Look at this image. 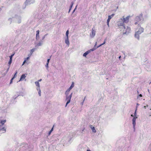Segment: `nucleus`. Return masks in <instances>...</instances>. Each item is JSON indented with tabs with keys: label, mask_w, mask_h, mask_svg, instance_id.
<instances>
[{
	"label": "nucleus",
	"mask_w": 151,
	"mask_h": 151,
	"mask_svg": "<svg viewBox=\"0 0 151 151\" xmlns=\"http://www.w3.org/2000/svg\"><path fill=\"white\" fill-rule=\"evenodd\" d=\"M139 30L138 31H137L135 32V37L137 38L138 40H139V35L141 34L144 31V29L143 28L141 27L140 26H138Z\"/></svg>",
	"instance_id": "obj_1"
},
{
	"label": "nucleus",
	"mask_w": 151,
	"mask_h": 151,
	"mask_svg": "<svg viewBox=\"0 0 151 151\" xmlns=\"http://www.w3.org/2000/svg\"><path fill=\"white\" fill-rule=\"evenodd\" d=\"M6 120H0V131H2L3 132H5L6 131V128L4 126V124L6 122Z\"/></svg>",
	"instance_id": "obj_2"
},
{
	"label": "nucleus",
	"mask_w": 151,
	"mask_h": 151,
	"mask_svg": "<svg viewBox=\"0 0 151 151\" xmlns=\"http://www.w3.org/2000/svg\"><path fill=\"white\" fill-rule=\"evenodd\" d=\"M35 2V0H27L25 2L24 4L23 9H24L25 8L27 5H29L31 4H33Z\"/></svg>",
	"instance_id": "obj_3"
},
{
	"label": "nucleus",
	"mask_w": 151,
	"mask_h": 151,
	"mask_svg": "<svg viewBox=\"0 0 151 151\" xmlns=\"http://www.w3.org/2000/svg\"><path fill=\"white\" fill-rule=\"evenodd\" d=\"M124 23L123 21H122L121 19L120 21H119L117 22V25L119 27L121 28L122 29H125V27L124 25Z\"/></svg>",
	"instance_id": "obj_4"
},
{
	"label": "nucleus",
	"mask_w": 151,
	"mask_h": 151,
	"mask_svg": "<svg viewBox=\"0 0 151 151\" xmlns=\"http://www.w3.org/2000/svg\"><path fill=\"white\" fill-rule=\"evenodd\" d=\"M73 93H72L69 95L66 96V101H67L65 106L66 107L67 105L70 102Z\"/></svg>",
	"instance_id": "obj_5"
},
{
	"label": "nucleus",
	"mask_w": 151,
	"mask_h": 151,
	"mask_svg": "<svg viewBox=\"0 0 151 151\" xmlns=\"http://www.w3.org/2000/svg\"><path fill=\"white\" fill-rule=\"evenodd\" d=\"M20 146L21 148H22V150H25L27 149H29L30 148L31 146H28V144H22Z\"/></svg>",
	"instance_id": "obj_6"
},
{
	"label": "nucleus",
	"mask_w": 151,
	"mask_h": 151,
	"mask_svg": "<svg viewBox=\"0 0 151 151\" xmlns=\"http://www.w3.org/2000/svg\"><path fill=\"white\" fill-rule=\"evenodd\" d=\"M143 19L142 14H141L139 16H137L135 18V20L136 21L139 22L141 21Z\"/></svg>",
	"instance_id": "obj_7"
},
{
	"label": "nucleus",
	"mask_w": 151,
	"mask_h": 151,
	"mask_svg": "<svg viewBox=\"0 0 151 151\" xmlns=\"http://www.w3.org/2000/svg\"><path fill=\"white\" fill-rule=\"evenodd\" d=\"M129 16H128L126 18H124V17H123L121 19V20L123 21V22L127 23L129 22Z\"/></svg>",
	"instance_id": "obj_8"
},
{
	"label": "nucleus",
	"mask_w": 151,
	"mask_h": 151,
	"mask_svg": "<svg viewBox=\"0 0 151 151\" xmlns=\"http://www.w3.org/2000/svg\"><path fill=\"white\" fill-rule=\"evenodd\" d=\"M130 29V28L129 27H127L126 29H123V34H128L129 32Z\"/></svg>",
	"instance_id": "obj_9"
},
{
	"label": "nucleus",
	"mask_w": 151,
	"mask_h": 151,
	"mask_svg": "<svg viewBox=\"0 0 151 151\" xmlns=\"http://www.w3.org/2000/svg\"><path fill=\"white\" fill-rule=\"evenodd\" d=\"M137 118V117H134L132 119V124L133 126V128L134 129V130H135V126L136 125V119Z\"/></svg>",
	"instance_id": "obj_10"
},
{
	"label": "nucleus",
	"mask_w": 151,
	"mask_h": 151,
	"mask_svg": "<svg viewBox=\"0 0 151 151\" xmlns=\"http://www.w3.org/2000/svg\"><path fill=\"white\" fill-rule=\"evenodd\" d=\"M26 75H27L26 74H22L21 76L19 79V81H23L24 80L26 81Z\"/></svg>",
	"instance_id": "obj_11"
},
{
	"label": "nucleus",
	"mask_w": 151,
	"mask_h": 151,
	"mask_svg": "<svg viewBox=\"0 0 151 151\" xmlns=\"http://www.w3.org/2000/svg\"><path fill=\"white\" fill-rule=\"evenodd\" d=\"M96 31L93 29H92L91 33L90 34V36L91 37L93 38L95 35Z\"/></svg>",
	"instance_id": "obj_12"
},
{
	"label": "nucleus",
	"mask_w": 151,
	"mask_h": 151,
	"mask_svg": "<svg viewBox=\"0 0 151 151\" xmlns=\"http://www.w3.org/2000/svg\"><path fill=\"white\" fill-rule=\"evenodd\" d=\"M39 30H37L36 31V39L37 40L39 39Z\"/></svg>",
	"instance_id": "obj_13"
},
{
	"label": "nucleus",
	"mask_w": 151,
	"mask_h": 151,
	"mask_svg": "<svg viewBox=\"0 0 151 151\" xmlns=\"http://www.w3.org/2000/svg\"><path fill=\"white\" fill-rule=\"evenodd\" d=\"M114 15V14H113L110 15H109L108 16V19H107V21H108L110 22V19H111L112 17H113Z\"/></svg>",
	"instance_id": "obj_14"
},
{
	"label": "nucleus",
	"mask_w": 151,
	"mask_h": 151,
	"mask_svg": "<svg viewBox=\"0 0 151 151\" xmlns=\"http://www.w3.org/2000/svg\"><path fill=\"white\" fill-rule=\"evenodd\" d=\"M43 41H40L37 44L36 46H42L43 44Z\"/></svg>",
	"instance_id": "obj_15"
},
{
	"label": "nucleus",
	"mask_w": 151,
	"mask_h": 151,
	"mask_svg": "<svg viewBox=\"0 0 151 151\" xmlns=\"http://www.w3.org/2000/svg\"><path fill=\"white\" fill-rule=\"evenodd\" d=\"M17 72H16L15 73V74H14V76L13 77V78H12V79L10 81V84H11V83H12V80H13V79H14V78L15 77H16V76H17V75H16V74H17Z\"/></svg>",
	"instance_id": "obj_16"
},
{
	"label": "nucleus",
	"mask_w": 151,
	"mask_h": 151,
	"mask_svg": "<svg viewBox=\"0 0 151 151\" xmlns=\"http://www.w3.org/2000/svg\"><path fill=\"white\" fill-rule=\"evenodd\" d=\"M65 43L67 45H69V42L68 40V37H66L65 39Z\"/></svg>",
	"instance_id": "obj_17"
},
{
	"label": "nucleus",
	"mask_w": 151,
	"mask_h": 151,
	"mask_svg": "<svg viewBox=\"0 0 151 151\" xmlns=\"http://www.w3.org/2000/svg\"><path fill=\"white\" fill-rule=\"evenodd\" d=\"M96 43L97 42H96V44L95 45L94 47H93V48L92 49H91L90 50H88V51H90V52L91 51H94V50H95L96 48H97V47H96Z\"/></svg>",
	"instance_id": "obj_18"
},
{
	"label": "nucleus",
	"mask_w": 151,
	"mask_h": 151,
	"mask_svg": "<svg viewBox=\"0 0 151 151\" xmlns=\"http://www.w3.org/2000/svg\"><path fill=\"white\" fill-rule=\"evenodd\" d=\"M74 86V83L73 82L72 83L70 87L68 89L70 90Z\"/></svg>",
	"instance_id": "obj_19"
},
{
	"label": "nucleus",
	"mask_w": 151,
	"mask_h": 151,
	"mask_svg": "<svg viewBox=\"0 0 151 151\" xmlns=\"http://www.w3.org/2000/svg\"><path fill=\"white\" fill-rule=\"evenodd\" d=\"M90 52V51H87L85 52L83 55V56L84 57H86V56Z\"/></svg>",
	"instance_id": "obj_20"
},
{
	"label": "nucleus",
	"mask_w": 151,
	"mask_h": 151,
	"mask_svg": "<svg viewBox=\"0 0 151 151\" xmlns=\"http://www.w3.org/2000/svg\"><path fill=\"white\" fill-rule=\"evenodd\" d=\"M29 58H25V59L24 60L23 63L22 64V65L24 64V63H27V61L29 59Z\"/></svg>",
	"instance_id": "obj_21"
},
{
	"label": "nucleus",
	"mask_w": 151,
	"mask_h": 151,
	"mask_svg": "<svg viewBox=\"0 0 151 151\" xmlns=\"http://www.w3.org/2000/svg\"><path fill=\"white\" fill-rule=\"evenodd\" d=\"M70 91V90H68V89L66 90V92L65 93V94L66 96H69L68 94H69Z\"/></svg>",
	"instance_id": "obj_22"
},
{
	"label": "nucleus",
	"mask_w": 151,
	"mask_h": 151,
	"mask_svg": "<svg viewBox=\"0 0 151 151\" xmlns=\"http://www.w3.org/2000/svg\"><path fill=\"white\" fill-rule=\"evenodd\" d=\"M92 126H91V128L93 132L94 133H95L96 132V130L95 129V127H92Z\"/></svg>",
	"instance_id": "obj_23"
},
{
	"label": "nucleus",
	"mask_w": 151,
	"mask_h": 151,
	"mask_svg": "<svg viewBox=\"0 0 151 151\" xmlns=\"http://www.w3.org/2000/svg\"><path fill=\"white\" fill-rule=\"evenodd\" d=\"M73 1L71 2V5L70 6V8H69V12L70 11V10L71 9L72 7L73 6Z\"/></svg>",
	"instance_id": "obj_24"
},
{
	"label": "nucleus",
	"mask_w": 151,
	"mask_h": 151,
	"mask_svg": "<svg viewBox=\"0 0 151 151\" xmlns=\"http://www.w3.org/2000/svg\"><path fill=\"white\" fill-rule=\"evenodd\" d=\"M35 83L37 87H40V83H39V82H38V81H36L35 82Z\"/></svg>",
	"instance_id": "obj_25"
},
{
	"label": "nucleus",
	"mask_w": 151,
	"mask_h": 151,
	"mask_svg": "<svg viewBox=\"0 0 151 151\" xmlns=\"http://www.w3.org/2000/svg\"><path fill=\"white\" fill-rule=\"evenodd\" d=\"M35 48H34L32 49L30 51V53L31 54H32V53L35 51Z\"/></svg>",
	"instance_id": "obj_26"
},
{
	"label": "nucleus",
	"mask_w": 151,
	"mask_h": 151,
	"mask_svg": "<svg viewBox=\"0 0 151 151\" xmlns=\"http://www.w3.org/2000/svg\"><path fill=\"white\" fill-rule=\"evenodd\" d=\"M53 127L52 128L51 130L48 133V135H50L52 132L53 131Z\"/></svg>",
	"instance_id": "obj_27"
},
{
	"label": "nucleus",
	"mask_w": 151,
	"mask_h": 151,
	"mask_svg": "<svg viewBox=\"0 0 151 151\" xmlns=\"http://www.w3.org/2000/svg\"><path fill=\"white\" fill-rule=\"evenodd\" d=\"M136 111H137V109H136L135 111V112L134 114V117H137L136 116H137V113H136Z\"/></svg>",
	"instance_id": "obj_28"
},
{
	"label": "nucleus",
	"mask_w": 151,
	"mask_h": 151,
	"mask_svg": "<svg viewBox=\"0 0 151 151\" xmlns=\"http://www.w3.org/2000/svg\"><path fill=\"white\" fill-rule=\"evenodd\" d=\"M142 96V95L141 94H139L138 96L137 97V99H139V100H140L141 99H139V97H141Z\"/></svg>",
	"instance_id": "obj_29"
},
{
	"label": "nucleus",
	"mask_w": 151,
	"mask_h": 151,
	"mask_svg": "<svg viewBox=\"0 0 151 151\" xmlns=\"http://www.w3.org/2000/svg\"><path fill=\"white\" fill-rule=\"evenodd\" d=\"M69 33V31L68 30H67L66 32V37H68V35Z\"/></svg>",
	"instance_id": "obj_30"
},
{
	"label": "nucleus",
	"mask_w": 151,
	"mask_h": 151,
	"mask_svg": "<svg viewBox=\"0 0 151 151\" xmlns=\"http://www.w3.org/2000/svg\"><path fill=\"white\" fill-rule=\"evenodd\" d=\"M12 60H9V63H8V64H9V65L10 66L12 63Z\"/></svg>",
	"instance_id": "obj_31"
},
{
	"label": "nucleus",
	"mask_w": 151,
	"mask_h": 151,
	"mask_svg": "<svg viewBox=\"0 0 151 151\" xmlns=\"http://www.w3.org/2000/svg\"><path fill=\"white\" fill-rule=\"evenodd\" d=\"M32 54L30 53L28 55V57H27V58H29V59L30 58V56H31V55H32Z\"/></svg>",
	"instance_id": "obj_32"
},
{
	"label": "nucleus",
	"mask_w": 151,
	"mask_h": 151,
	"mask_svg": "<svg viewBox=\"0 0 151 151\" xmlns=\"http://www.w3.org/2000/svg\"><path fill=\"white\" fill-rule=\"evenodd\" d=\"M37 90L38 91H40V87H37Z\"/></svg>",
	"instance_id": "obj_33"
},
{
	"label": "nucleus",
	"mask_w": 151,
	"mask_h": 151,
	"mask_svg": "<svg viewBox=\"0 0 151 151\" xmlns=\"http://www.w3.org/2000/svg\"><path fill=\"white\" fill-rule=\"evenodd\" d=\"M38 91V93L39 96H41V90L40 91Z\"/></svg>",
	"instance_id": "obj_34"
},
{
	"label": "nucleus",
	"mask_w": 151,
	"mask_h": 151,
	"mask_svg": "<svg viewBox=\"0 0 151 151\" xmlns=\"http://www.w3.org/2000/svg\"><path fill=\"white\" fill-rule=\"evenodd\" d=\"M85 97L84 98V100H83V102L81 103V104L83 105V103H84V102L85 101Z\"/></svg>",
	"instance_id": "obj_35"
},
{
	"label": "nucleus",
	"mask_w": 151,
	"mask_h": 151,
	"mask_svg": "<svg viewBox=\"0 0 151 151\" xmlns=\"http://www.w3.org/2000/svg\"><path fill=\"white\" fill-rule=\"evenodd\" d=\"M102 45H103V44H100V45H99V46H98L96 47H97V48H98L99 47L101 46Z\"/></svg>",
	"instance_id": "obj_36"
},
{
	"label": "nucleus",
	"mask_w": 151,
	"mask_h": 151,
	"mask_svg": "<svg viewBox=\"0 0 151 151\" xmlns=\"http://www.w3.org/2000/svg\"><path fill=\"white\" fill-rule=\"evenodd\" d=\"M106 39H105V40H104V42L103 43H102V44H103V45L105 43H106Z\"/></svg>",
	"instance_id": "obj_37"
},
{
	"label": "nucleus",
	"mask_w": 151,
	"mask_h": 151,
	"mask_svg": "<svg viewBox=\"0 0 151 151\" xmlns=\"http://www.w3.org/2000/svg\"><path fill=\"white\" fill-rule=\"evenodd\" d=\"M9 57H10V60H12V56H10Z\"/></svg>",
	"instance_id": "obj_38"
},
{
	"label": "nucleus",
	"mask_w": 151,
	"mask_h": 151,
	"mask_svg": "<svg viewBox=\"0 0 151 151\" xmlns=\"http://www.w3.org/2000/svg\"><path fill=\"white\" fill-rule=\"evenodd\" d=\"M48 63H47L46 65H45L46 67L47 68H48Z\"/></svg>",
	"instance_id": "obj_39"
},
{
	"label": "nucleus",
	"mask_w": 151,
	"mask_h": 151,
	"mask_svg": "<svg viewBox=\"0 0 151 151\" xmlns=\"http://www.w3.org/2000/svg\"><path fill=\"white\" fill-rule=\"evenodd\" d=\"M109 21H107V24L108 27L109 26Z\"/></svg>",
	"instance_id": "obj_40"
},
{
	"label": "nucleus",
	"mask_w": 151,
	"mask_h": 151,
	"mask_svg": "<svg viewBox=\"0 0 151 151\" xmlns=\"http://www.w3.org/2000/svg\"><path fill=\"white\" fill-rule=\"evenodd\" d=\"M50 59H48L47 60V63H49V61L50 60Z\"/></svg>",
	"instance_id": "obj_41"
},
{
	"label": "nucleus",
	"mask_w": 151,
	"mask_h": 151,
	"mask_svg": "<svg viewBox=\"0 0 151 151\" xmlns=\"http://www.w3.org/2000/svg\"><path fill=\"white\" fill-rule=\"evenodd\" d=\"M148 105H147L146 106H144V108L145 109H146V107H148Z\"/></svg>",
	"instance_id": "obj_42"
},
{
	"label": "nucleus",
	"mask_w": 151,
	"mask_h": 151,
	"mask_svg": "<svg viewBox=\"0 0 151 151\" xmlns=\"http://www.w3.org/2000/svg\"><path fill=\"white\" fill-rule=\"evenodd\" d=\"M139 105V104L138 103H137V104L136 108H137Z\"/></svg>",
	"instance_id": "obj_43"
},
{
	"label": "nucleus",
	"mask_w": 151,
	"mask_h": 151,
	"mask_svg": "<svg viewBox=\"0 0 151 151\" xmlns=\"http://www.w3.org/2000/svg\"><path fill=\"white\" fill-rule=\"evenodd\" d=\"M45 37L44 36L43 37H42V40H43L45 39Z\"/></svg>",
	"instance_id": "obj_44"
},
{
	"label": "nucleus",
	"mask_w": 151,
	"mask_h": 151,
	"mask_svg": "<svg viewBox=\"0 0 151 151\" xmlns=\"http://www.w3.org/2000/svg\"><path fill=\"white\" fill-rule=\"evenodd\" d=\"M42 79H40L39 80H38V82H40V81H42Z\"/></svg>",
	"instance_id": "obj_45"
},
{
	"label": "nucleus",
	"mask_w": 151,
	"mask_h": 151,
	"mask_svg": "<svg viewBox=\"0 0 151 151\" xmlns=\"http://www.w3.org/2000/svg\"><path fill=\"white\" fill-rule=\"evenodd\" d=\"M121 58V56H119V59H120V58Z\"/></svg>",
	"instance_id": "obj_46"
},
{
	"label": "nucleus",
	"mask_w": 151,
	"mask_h": 151,
	"mask_svg": "<svg viewBox=\"0 0 151 151\" xmlns=\"http://www.w3.org/2000/svg\"><path fill=\"white\" fill-rule=\"evenodd\" d=\"M131 116L133 117V118H134V115H133V114H131Z\"/></svg>",
	"instance_id": "obj_47"
},
{
	"label": "nucleus",
	"mask_w": 151,
	"mask_h": 151,
	"mask_svg": "<svg viewBox=\"0 0 151 151\" xmlns=\"http://www.w3.org/2000/svg\"><path fill=\"white\" fill-rule=\"evenodd\" d=\"M14 54H13L11 55L10 56H12V57H13V56L14 55Z\"/></svg>",
	"instance_id": "obj_48"
},
{
	"label": "nucleus",
	"mask_w": 151,
	"mask_h": 151,
	"mask_svg": "<svg viewBox=\"0 0 151 151\" xmlns=\"http://www.w3.org/2000/svg\"><path fill=\"white\" fill-rule=\"evenodd\" d=\"M136 25L137 24V22H135L134 23Z\"/></svg>",
	"instance_id": "obj_49"
},
{
	"label": "nucleus",
	"mask_w": 151,
	"mask_h": 151,
	"mask_svg": "<svg viewBox=\"0 0 151 151\" xmlns=\"http://www.w3.org/2000/svg\"><path fill=\"white\" fill-rule=\"evenodd\" d=\"M47 35V34H46L45 35H44V36L45 37H46V36Z\"/></svg>",
	"instance_id": "obj_50"
},
{
	"label": "nucleus",
	"mask_w": 151,
	"mask_h": 151,
	"mask_svg": "<svg viewBox=\"0 0 151 151\" xmlns=\"http://www.w3.org/2000/svg\"><path fill=\"white\" fill-rule=\"evenodd\" d=\"M75 9H76V8H75V9L73 10V12H74V11H75Z\"/></svg>",
	"instance_id": "obj_51"
},
{
	"label": "nucleus",
	"mask_w": 151,
	"mask_h": 151,
	"mask_svg": "<svg viewBox=\"0 0 151 151\" xmlns=\"http://www.w3.org/2000/svg\"><path fill=\"white\" fill-rule=\"evenodd\" d=\"M87 151H91L90 150H87Z\"/></svg>",
	"instance_id": "obj_52"
},
{
	"label": "nucleus",
	"mask_w": 151,
	"mask_h": 151,
	"mask_svg": "<svg viewBox=\"0 0 151 151\" xmlns=\"http://www.w3.org/2000/svg\"><path fill=\"white\" fill-rule=\"evenodd\" d=\"M151 83V81L150 83L149 84H150Z\"/></svg>",
	"instance_id": "obj_53"
},
{
	"label": "nucleus",
	"mask_w": 151,
	"mask_h": 151,
	"mask_svg": "<svg viewBox=\"0 0 151 151\" xmlns=\"http://www.w3.org/2000/svg\"><path fill=\"white\" fill-rule=\"evenodd\" d=\"M137 93H139V92L138 91H137Z\"/></svg>",
	"instance_id": "obj_54"
},
{
	"label": "nucleus",
	"mask_w": 151,
	"mask_h": 151,
	"mask_svg": "<svg viewBox=\"0 0 151 151\" xmlns=\"http://www.w3.org/2000/svg\"><path fill=\"white\" fill-rule=\"evenodd\" d=\"M29 150L30 151H31V150Z\"/></svg>",
	"instance_id": "obj_55"
}]
</instances>
